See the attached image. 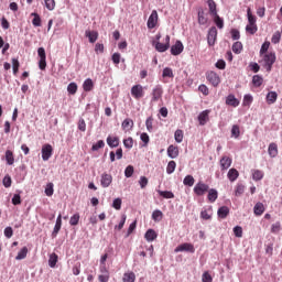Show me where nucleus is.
<instances>
[{
  "instance_id": "1",
  "label": "nucleus",
  "mask_w": 282,
  "mask_h": 282,
  "mask_svg": "<svg viewBox=\"0 0 282 282\" xmlns=\"http://www.w3.org/2000/svg\"><path fill=\"white\" fill-rule=\"evenodd\" d=\"M261 63L267 72H272V66L274 65V63H276V54L265 53L264 55H262Z\"/></svg>"
},
{
  "instance_id": "2",
  "label": "nucleus",
  "mask_w": 282,
  "mask_h": 282,
  "mask_svg": "<svg viewBox=\"0 0 282 282\" xmlns=\"http://www.w3.org/2000/svg\"><path fill=\"white\" fill-rule=\"evenodd\" d=\"M37 55H39V68L43 72L47 67V55L45 54L44 47L37 48Z\"/></svg>"
},
{
  "instance_id": "3",
  "label": "nucleus",
  "mask_w": 282,
  "mask_h": 282,
  "mask_svg": "<svg viewBox=\"0 0 282 282\" xmlns=\"http://www.w3.org/2000/svg\"><path fill=\"white\" fill-rule=\"evenodd\" d=\"M206 79L210 85H213V87H219V83H221L219 75L213 70L206 73Z\"/></svg>"
},
{
  "instance_id": "4",
  "label": "nucleus",
  "mask_w": 282,
  "mask_h": 282,
  "mask_svg": "<svg viewBox=\"0 0 282 282\" xmlns=\"http://www.w3.org/2000/svg\"><path fill=\"white\" fill-rule=\"evenodd\" d=\"M131 96L134 100H140L141 98H144V88L142 87V85L137 84L132 86Z\"/></svg>"
},
{
  "instance_id": "5",
  "label": "nucleus",
  "mask_w": 282,
  "mask_h": 282,
  "mask_svg": "<svg viewBox=\"0 0 282 282\" xmlns=\"http://www.w3.org/2000/svg\"><path fill=\"white\" fill-rule=\"evenodd\" d=\"M151 102H158L159 100L162 99V96H164V88L162 86L156 85L151 93Z\"/></svg>"
},
{
  "instance_id": "6",
  "label": "nucleus",
  "mask_w": 282,
  "mask_h": 282,
  "mask_svg": "<svg viewBox=\"0 0 282 282\" xmlns=\"http://www.w3.org/2000/svg\"><path fill=\"white\" fill-rule=\"evenodd\" d=\"M208 191H209V186H208V184H205L204 182H198L194 186V193L198 197H202L203 195H206V193H208Z\"/></svg>"
},
{
  "instance_id": "7",
  "label": "nucleus",
  "mask_w": 282,
  "mask_h": 282,
  "mask_svg": "<svg viewBox=\"0 0 282 282\" xmlns=\"http://www.w3.org/2000/svg\"><path fill=\"white\" fill-rule=\"evenodd\" d=\"M53 153H54V148H52V144L46 143L42 147V160L44 162H47V160L52 158Z\"/></svg>"
},
{
  "instance_id": "8",
  "label": "nucleus",
  "mask_w": 282,
  "mask_h": 282,
  "mask_svg": "<svg viewBox=\"0 0 282 282\" xmlns=\"http://www.w3.org/2000/svg\"><path fill=\"white\" fill-rule=\"evenodd\" d=\"M174 252H191L192 254L195 253V246L189 242H184L182 245H178L175 249Z\"/></svg>"
},
{
  "instance_id": "9",
  "label": "nucleus",
  "mask_w": 282,
  "mask_h": 282,
  "mask_svg": "<svg viewBox=\"0 0 282 282\" xmlns=\"http://www.w3.org/2000/svg\"><path fill=\"white\" fill-rule=\"evenodd\" d=\"M217 41V28L212 26L207 34V43L209 47H213Z\"/></svg>"
},
{
  "instance_id": "10",
  "label": "nucleus",
  "mask_w": 282,
  "mask_h": 282,
  "mask_svg": "<svg viewBox=\"0 0 282 282\" xmlns=\"http://www.w3.org/2000/svg\"><path fill=\"white\" fill-rule=\"evenodd\" d=\"M171 47V36H165V43L156 42L155 50L156 52H166Z\"/></svg>"
},
{
  "instance_id": "11",
  "label": "nucleus",
  "mask_w": 282,
  "mask_h": 282,
  "mask_svg": "<svg viewBox=\"0 0 282 282\" xmlns=\"http://www.w3.org/2000/svg\"><path fill=\"white\" fill-rule=\"evenodd\" d=\"M184 52V44H182V41H176L174 45L171 47V54L172 56H180Z\"/></svg>"
},
{
  "instance_id": "12",
  "label": "nucleus",
  "mask_w": 282,
  "mask_h": 282,
  "mask_svg": "<svg viewBox=\"0 0 282 282\" xmlns=\"http://www.w3.org/2000/svg\"><path fill=\"white\" fill-rule=\"evenodd\" d=\"M111 182H113V176H111V174H101L100 185L102 188H109V186H111Z\"/></svg>"
},
{
  "instance_id": "13",
  "label": "nucleus",
  "mask_w": 282,
  "mask_h": 282,
  "mask_svg": "<svg viewBox=\"0 0 282 282\" xmlns=\"http://www.w3.org/2000/svg\"><path fill=\"white\" fill-rule=\"evenodd\" d=\"M147 25H148L149 30H153V28H155V25H158V11L156 10H153L152 13L150 14Z\"/></svg>"
},
{
  "instance_id": "14",
  "label": "nucleus",
  "mask_w": 282,
  "mask_h": 282,
  "mask_svg": "<svg viewBox=\"0 0 282 282\" xmlns=\"http://www.w3.org/2000/svg\"><path fill=\"white\" fill-rule=\"evenodd\" d=\"M209 116H210V110H204L198 115V122L200 127H204V124H206V122L210 120Z\"/></svg>"
},
{
  "instance_id": "15",
  "label": "nucleus",
  "mask_w": 282,
  "mask_h": 282,
  "mask_svg": "<svg viewBox=\"0 0 282 282\" xmlns=\"http://www.w3.org/2000/svg\"><path fill=\"white\" fill-rule=\"evenodd\" d=\"M232 166V159L225 155L220 159L221 171H228V167Z\"/></svg>"
},
{
  "instance_id": "16",
  "label": "nucleus",
  "mask_w": 282,
  "mask_h": 282,
  "mask_svg": "<svg viewBox=\"0 0 282 282\" xmlns=\"http://www.w3.org/2000/svg\"><path fill=\"white\" fill-rule=\"evenodd\" d=\"M133 121L131 118H127L121 123V129L124 131V133H128V131H131L133 129Z\"/></svg>"
},
{
  "instance_id": "17",
  "label": "nucleus",
  "mask_w": 282,
  "mask_h": 282,
  "mask_svg": "<svg viewBox=\"0 0 282 282\" xmlns=\"http://www.w3.org/2000/svg\"><path fill=\"white\" fill-rule=\"evenodd\" d=\"M208 195H207V199L210 204H215V202H217V198L219 197V193L217 192V189L212 188L208 189Z\"/></svg>"
},
{
  "instance_id": "18",
  "label": "nucleus",
  "mask_w": 282,
  "mask_h": 282,
  "mask_svg": "<svg viewBox=\"0 0 282 282\" xmlns=\"http://www.w3.org/2000/svg\"><path fill=\"white\" fill-rule=\"evenodd\" d=\"M268 153L270 158H276V155H279V145L274 142L270 143L268 148Z\"/></svg>"
},
{
  "instance_id": "19",
  "label": "nucleus",
  "mask_w": 282,
  "mask_h": 282,
  "mask_svg": "<svg viewBox=\"0 0 282 282\" xmlns=\"http://www.w3.org/2000/svg\"><path fill=\"white\" fill-rule=\"evenodd\" d=\"M107 144L108 147H110L111 149H116V147L120 145V139L118 137H111L108 135L107 138Z\"/></svg>"
},
{
  "instance_id": "20",
  "label": "nucleus",
  "mask_w": 282,
  "mask_h": 282,
  "mask_svg": "<svg viewBox=\"0 0 282 282\" xmlns=\"http://www.w3.org/2000/svg\"><path fill=\"white\" fill-rule=\"evenodd\" d=\"M167 155L169 158H172V160H175L180 155V149L175 145H170L167 148Z\"/></svg>"
},
{
  "instance_id": "21",
  "label": "nucleus",
  "mask_w": 282,
  "mask_h": 282,
  "mask_svg": "<svg viewBox=\"0 0 282 282\" xmlns=\"http://www.w3.org/2000/svg\"><path fill=\"white\" fill-rule=\"evenodd\" d=\"M253 213L257 217H261V215L265 213V206L263 205V203H257L253 207Z\"/></svg>"
},
{
  "instance_id": "22",
  "label": "nucleus",
  "mask_w": 282,
  "mask_h": 282,
  "mask_svg": "<svg viewBox=\"0 0 282 282\" xmlns=\"http://www.w3.org/2000/svg\"><path fill=\"white\" fill-rule=\"evenodd\" d=\"M226 105H228V107H239V99L235 98V95H228Z\"/></svg>"
},
{
  "instance_id": "23",
  "label": "nucleus",
  "mask_w": 282,
  "mask_h": 282,
  "mask_svg": "<svg viewBox=\"0 0 282 282\" xmlns=\"http://www.w3.org/2000/svg\"><path fill=\"white\" fill-rule=\"evenodd\" d=\"M217 215L220 219H226V217H228V215H230V208H228V206H221L218 209Z\"/></svg>"
},
{
  "instance_id": "24",
  "label": "nucleus",
  "mask_w": 282,
  "mask_h": 282,
  "mask_svg": "<svg viewBox=\"0 0 282 282\" xmlns=\"http://www.w3.org/2000/svg\"><path fill=\"white\" fill-rule=\"evenodd\" d=\"M279 98V95L276 91H270L267 95V102L268 105H274L276 102V99Z\"/></svg>"
},
{
  "instance_id": "25",
  "label": "nucleus",
  "mask_w": 282,
  "mask_h": 282,
  "mask_svg": "<svg viewBox=\"0 0 282 282\" xmlns=\"http://www.w3.org/2000/svg\"><path fill=\"white\" fill-rule=\"evenodd\" d=\"M85 34L89 40V43H96V41H98V31H86Z\"/></svg>"
},
{
  "instance_id": "26",
  "label": "nucleus",
  "mask_w": 282,
  "mask_h": 282,
  "mask_svg": "<svg viewBox=\"0 0 282 282\" xmlns=\"http://www.w3.org/2000/svg\"><path fill=\"white\" fill-rule=\"evenodd\" d=\"M4 158L9 166H12V164H14V153L11 150L6 151Z\"/></svg>"
},
{
  "instance_id": "27",
  "label": "nucleus",
  "mask_w": 282,
  "mask_h": 282,
  "mask_svg": "<svg viewBox=\"0 0 282 282\" xmlns=\"http://www.w3.org/2000/svg\"><path fill=\"white\" fill-rule=\"evenodd\" d=\"M63 226V216L59 214L57 219H56V224L53 230V235H58V232L61 231V227Z\"/></svg>"
},
{
  "instance_id": "28",
  "label": "nucleus",
  "mask_w": 282,
  "mask_h": 282,
  "mask_svg": "<svg viewBox=\"0 0 282 282\" xmlns=\"http://www.w3.org/2000/svg\"><path fill=\"white\" fill-rule=\"evenodd\" d=\"M227 177L231 182H236V180L239 177V171H237V169H230L228 171Z\"/></svg>"
},
{
  "instance_id": "29",
  "label": "nucleus",
  "mask_w": 282,
  "mask_h": 282,
  "mask_svg": "<svg viewBox=\"0 0 282 282\" xmlns=\"http://www.w3.org/2000/svg\"><path fill=\"white\" fill-rule=\"evenodd\" d=\"M144 238L147 239V241H155V239H158V234L155 232V230L149 229L145 232Z\"/></svg>"
},
{
  "instance_id": "30",
  "label": "nucleus",
  "mask_w": 282,
  "mask_h": 282,
  "mask_svg": "<svg viewBox=\"0 0 282 282\" xmlns=\"http://www.w3.org/2000/svg\"><path fill=\"white\" fill-rule=\"evenodd\" d=\"M198 23L199 25H206L208 23V17H206L204 10L198 11Z\"/></svg>"
},
{
  "instance_id": "31",
  "label": "nucleus",
  "mask_w": 282,
  "mask_h": 282,
  "mask_svg": "<svg viewBox=\"0 0 282 282\" xmlns=\"http://www.w3.org/2000/svg\"><path fill=\"white\" fill-rule=\"evenodd\" d=\"M208 8H209V13L215 17L217 15V3H215V0H208Z\"/></svg>"
},
{
  "instance_id": "32",
  "label": "nucleus",
  "mask_w": 282,
  "mask_h": 282,
  "mask_svg": "<svg viewBox=\"0 0 282 282\" xmlns=\"http://www.w3.org/2000/svg\"><path fill=\"white\" fill-rule=\"evenodd\" d=\"M84 91H91L94 89V80L91 78H87L83 84Z\"/></svg>"
},
{
  "instance_id": "33",
  "label": "nucleus",
  "mask_w": 282,
  "mask_h": 282,
  "mask_svg": "<svg viewBox=\"0 0 282 282\" xmlns=\"http://www.w3.org/2000/svg\"><path fill=\"white\" fill-rule=\"evenodd\" d=\"M28 257V247H23L15 257L17 261H23Z\"/></svg>"
},
{
  "instance_id": "34",
  "label": "nucleus",
  "mask_w": 282,
  "mask_h": 282,
  "mask_svg": "<svg viewBox=\"0 0 282 282\" xmlns=\"http://www.w3.org/2000/svg\"><path fill=\"white\" fill-rule=\"evenodd\" d=\"M162 78H175V74H173V68L165 67L162 73Z\"/></svg>"
},
{
  "instance_id": "35",
  "label": "nucleus",
  "mask_w": 282,
  "mask_h": 282,
  "mask_svg": "<svg viewBox=\"0 0 282 282\" xmlns=\"http://www.w3.org/2000/svg\"><path fill=\"white\" fill-rule=\"evenodd\" d=\"M31 17H33L32 24L34 28H41V15H39L36 12H33L31 13Z\"/></svg>"
},
{
  "instance_id": "36",
  "label": "nucleus",
  "mask_w": 282,
  "mask_h": 282,
  "mask_svg": "<svg viewBox=\"0 0 282 282\" xmlns=\"http://www.w3.org/2000/svg\"><path fill=\"white\" fill-rule=\"evenodd\" d=\"M234 54H241L243 51V44L241 42H235L231 47Z\"/></svg>"
},
{
  "instance_id": "37",
  "label": "nucleus",
  "mask_w": 282,
  "mask_h": 282,
  "mask_svg": "<svg viewBox=\"0 0 282 282\" xmlns=\"http://www.w3.org/2000/svg\"><path fill=\"white\" fill-rule=\"evenodd\" d=\"M253 87H261L263 85V77L261 75H254L252 77Z\"/></svg>"
},
{
  "instance_id": "38",
  "label": "nucleus",
  "mask_w": 282,
  "mask_h": 282,
  "mask_svg": "<svg viewBox=\"0 0 282 282\" xmlns=\"http://www.w3.org/2000/svg\"><path fill=\"white\" fill-rule=\"evenodd\" d=\"M164 217V214L162 210L156 209L152 213V219L153 221H162V218Z\"/></svg>"
},
{
  "instance_id": "39",
  "label": "nucleus",
  "mask_w": 282,
  "mask_h": 282,
  "mask_svg": "<svg viewBox=\"0 0 282 282\" xmlns=\"http://www.w3.org/2000/svg\"><path fill=\"white\" fill-rule=\"evenodd\" d=\"M56 263H58V256L56 253H52L48 259L50 268H56Z\"/></svg>"
},
{
  "instance_id": "40",
  "label": "nucleus",
  "mask_w": 282,
  "mask_h": 282,
  "mask_svg": "<svg viewBox=\"0 0 282 282\" xmlns=\"http://www.w3.org/2000/svg\"><path fill=\"white\" fill-rule=\"evenodd\" d=\"M176 166H177V163H175V161H170V162L167 163V166H166V173H167V175H171V174L175 173Z\"/></svg>"
},
{
  "instance_id": "41",
  "label": "nucleus",
  "mask_w": 282,
  "mask_h": 282,
  "mask_svg": "<svg viewBox=\"0 0 282 282\" xmlns=\"http://www.w3.org/2000/svg\"><path fill=\"white\" fill-rule=\"evenodd\" d=\"M247 17L249 24L257 25V17L252 14V10L250 8L247 9Z\"/></svg>"
},
{
  "instance_id": "42",
  "label": "nucleus",
  "mask_w": 282,
  "mask_h": 282,
  "mask_svg": "<svg viewBox=\"0 0 282 282\" xmlns=\"http://www.w3.org/2000/svg\"><path fill=\"white\" fill-rule=\"evenodd\" d=\"M174 139H175V142H177L178 144L183 142L184 140V131L182 130H176L175 133H174Z\"/></svg>"
},
{
  "instance_id": "43",
  "label": "nucleus",
  "mask_w": 282,
  "mask_h": 282,
  "mask_svg": "<svg viewBox=\"0 0 282 282\" xmlns=\"http://www.w3.org/2000/svg\"><path fill=\"white\" fill-rule=\"evenodd\" d=\"M183 184L184 186H194L195 177H193V175L185 176V178L183 180Z\"/></svg>"
},
{
  "instance_id": "44",
  "label": "nucleus",
  "mask_w": 282,
  "mask_h": 282,
  "mask_svg": "<svg viewBox=\"0 0 282 282\" xmlns=\"http://www.w3.org/2000/svg\"><path fill=\"white\" fill-rule=\"evenodd\" d=\"M159 195L161 197H164V199H173L175 197L173 192H169V191H159Z\"/></svg>"
},
{
  "instance_id": "45",
  "label": "nucleus",
  "mask_w": 282,
  "mask_h": 282,
  "mask_svg": "<svg viewBox=\"0 0 282 282\" xmlns=\"http://www.w3.org/2000/svg\"><path fill=\"white\" fill-rule=\"evenodd\" d=\"M259 30V28L257 26V24H247L246 26V32L248 34H257V31Z\"/></svg>"
},
{
  "instance_id": "46",
  "label": "nucleus",
  "mask_w": 282,
  "mask_h": 282,
  "mask_svg": "<svg viewBox=\"0 0 282 282\" xmlns=\"http://www.w3.org/2000/svg\"><path fill=\"white\" fill-rule=\"evenodd\" d=\"M252 177H253L254 182H260V180H263V171L254 170L252 173Z\"/></svg>"
},
{
  "instance_id": "47",
  "label": "nucleus",
  "mask_w": 282,
  "mask_h": 282,
  "mask_svg": "<svg viewBox=\"0 0 282 282\" xmlns=\"http://www.w3.org/2000/svg\"><path fill=\"white\" fill-rule=\"evenodd\" d=\"M214 23L217 25V28L219 30H223V28H224V19H221L219 17V14H217V13H216V15H214Z\"/></svg>"
},
{
  "instance_id": "48",
  "label": "nucleus",
  "mask_w": 282,
  "mask_h": 282,
  "mask_svg": "<svg viewBox=\"0 0 282 282\" xmlns=\"http://www.w3.org/2000/svg\"><path fill=\"white\" fill-rule=\"evenodd\" d=\"M123 282H135V273H124L123 274Z\"/></svg>"
},
{
  "instance_id": "49",
  "label": "nucleus",
  "mask_w": 282,
  "mask_h": 282,
  "mask_svg": "<svg viewBox=\"0 0 282 282\" xmlns=\"http://www.w3.org/2000/svg\"><path fill=\"white\" fill-rule=\"evenodd\" d=\"M67 91L68 94H70L72 96H74V94H76V91H78V85L76 83H70L67 86Z\"/></svg>"
},
{
  "instance_id": "50",
  "label": "nucleus",
  "mask_w": 282,
  "mask_h": 282,
  "mask_svg": "<svg viewBox=\"0 0 282 282\" xmlns=\"http://www.w3.org/2000/svg\"><path fill=\"white\" fill-rule=\"evenodd\" d=\"M45 195L52 197L54 195V183H48L45 187Z\"/></svg>"
},
{
  "instance_id": "51",
  "label": "nucleus",
  "mask_w": 282,
  "mask_h": 282,
  "mask_svg": "<svg viewBox=\"0 0 282 282\" xmlns=\"http://www.w3.org/2000/svg\"><path fill=\"white\" fill-rule=\"evenodd\" d=\"M231 135H232V138H239V135H241V130L238 124L232 126Z\"/></svg>"
},
{
  "instance_id": "52",
  "label": "nucleus",
  "mask_w": 282,
  "mask_h": 282,
  "mask_svg": "<svg viewBox=\"0 0 282 282\" xmlns=\"http://www.w3.org/2000/svg\"><path fill=\"white\" fill-rule=\"evenodd\" d=\"M12 67H13V74L17 76L19 74V67H21V64L19 63L18 58H12Z\"/></svg>"
},
{
  "instance_id": "53",
  "label": "nucleus",
  "mask_w": 282,
  "mask_h": 282,
  "mask_svg": "<svg viewBox=\"0 0 282 282\" xmlns=\"http://www.w3.org/2000/svg\"><path fill=\"white\" fill-rule=\"evenodd\" d=\"M245 191L246 186H243L242 184H238L235 189L236 197H240V195H243Z\"/></svg>"
},
{
  "instance_id": "54",
  "label": "nucleus",
  "mask_w": 282,
  "mask_h": 282,
  "mask_svg": "<svg viewBox=\"0 0 282 282\" xmlns=\"http://www.w3.org/2000/svg\"><path fill=\"white\" fill-rule=\"evenodd\" d=\"M126 223H127V215H122L120 223L115 226V230H122V228H124Z\"/></svg>"
},
{
  "instance_id": "55",
  "label": "nucleus",
  "mask_w": 282,
  "mask_h": 282,
  "mask_svg": "<svg viewBox=\"0 0 282 282\" xmlns=\"http://www.w3.org/2000/svg\"><path fill=\"white\" fill-rule=\"evenodd\" d=\"M45 8L50 11L54 10L56 8V1L55 0H44Z\"/></svg>"
},
{
  "instance_id": "56",
  "label": "nucleus",
  "mask_w": 282,
  "mask_h": 282,
  "mask_svg": "<svg viewBox=\"0 0 282 282\" xmlns=\"http://www.w3.org/2000/svg\"><path fill=\"white\" fill-rule=\"evenodd\" d=\"M78 221H80V215L79 214H74L70 217L69 224H70V226H78Z\"/></svg>"
},
{
  "instance_id": "57",
  "label": "nucleus",
  "mask_w": 282,
  "mask_h": 282,
  "mask_svg": "<svg viewBox=\"0 0 282 282\" xmlns=\"http://www.w3.org/2000/svg\"><path fill=\"white\" fill-rule=\"evenodd\" d=\"M268 50H270V42H264L260 48V56L268 54Z\"/></svg>"
},
{
  "instance_id": "58",
  "label": "nucleus",
  "mask_w": 282,
  "mask_h": 282,
  "mask_svg": "<svg viewBox=\"0 0 282 282\" xmlns=\"http://www.w3.org/2000/svg\"><path fill=\"white\" fill-rule=\"evenodd\" d=\"M112 208H115V210H120V208H122V198H116L112 202Z\"/></svg>"
},
{
  "instance_id": "59",
  "label": "nucleus",
  "mask_w": 282,
  "mask_h": 282,
  "mask_svg": "<svg viewBox=\"0 0 282 282\" xmlns=\"http://www.w3.org/2000/svg\"><path fill=\"white\" fill-rule=\"evenodd\" d=\"M99 149H105V141L99 140L97 143L93 144L91 151H98Z\"/></svg>"
},
{
  "instance_id": "60",
  "label": "nucleus",
  "mask_w": 282,
  "mask_h": 282,
  "mask_svg": "<svg viewBox=\"0 0 282 282\" xmlns=\"http://www.w3.org/2000/svg\"><path fill=\"white\" fill-rule=\"evenodd\" d=\"M123 147H126V149H133V138L129 137L128 139H124Z\"/></svg>"
},
{
  "instance_id": "61",
  "label": "nucleus",
  "mask_w": 282,
  "mask_h": 282,
  "mask_svg": "<svg viewBox=\"0 0 282 282\" xmlns=\"http://www.w3.org/2000/svg\"><path fill=\"white\" fill-rule=\"evenodd\" d=\"M242 105H243V107H250V105H252L251 95H245Z\"/></svg>"
},
{
  "instance_id": "62",
  "label": "nucleus",
  "mask_w": 282,
  "mask_h": 282,
  "mask_svg": "<svg viewBox=\"0 0 282 282\" xmlns=\"http://www.w3.org/2000/svg\"><path fill=\"white\" fill-rule=\"evenodd\" d=\"M271 42L276 45V43H280L281 42V32H275L273 35H272V39H271Z\"/></svg>"
},
{
  "instance_id": "63",
  "label": "nucleus",
  "mask_w": 282,
  "mask_h": 282,
  "mask_svg": "<svg viewBox=\"0 0 282 282\" xmlns=\"http://www.w3.org/2000/svg\"><path fill=\"white\" fill-rule=\"evenodd\" d=\"M133 165H128L124 170L126 177H132L133 176Z\"/></svg>"
},
{
  "instance_id": "64",
  "label": "nucleus",
  "mask_w": 282,
  "mask_h": 282,
  "mask_svg": "<svg viewBox=\"0 0 282 282\" xmlns=\"http://www.w3.org/2000/svg\"><path fill=\"white\" fill-rule=\"evenodd\" d=\"M203 282H213V276L210 275V273H208L207 271L203 273V278H202Z\"/></svg>"
}]
</instances>
